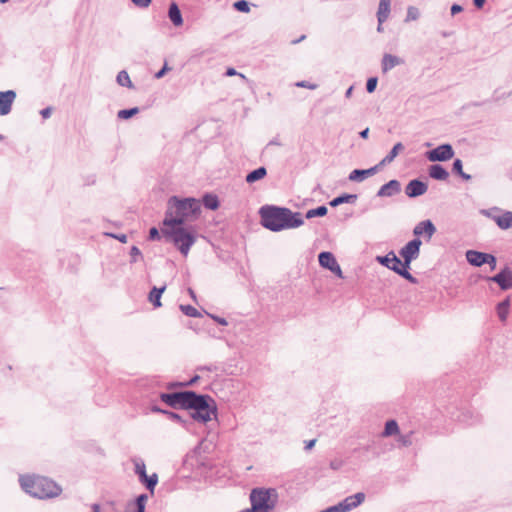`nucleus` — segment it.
Segmentation results:
<instances>
[{
    "mask_svg": "<svg viewBox=\"0 0 512 512\" xmlns=\"http://www.w3.org/2000/svg\"><path fill=\"white\" fill-rule=\"evenodd\" d=\"M187 410L189 411V419L192 422L207 423L213 418H217L216 402L211 396L206 394H197L195 392Z\"/></svg>",
    "mask_w": 512,
    "mask_h": 512,
    "instance_id": "5",
    "label": "nucleus"
},
{
    "mask_svg": "<svg viewBox=\"0 0 512 512\" xmlns=\"http://www.w3.org/2000/svg\"><path fill=\"white\" fill-rule=\"evenodd\" d=\"M116 81H117L118 85H120L122 87H127L129 89L134 88V85L129 77V74L125 70H122L118 73V75L116 77Z\"/></svg>",
    "mask_w": 512,
    "mask_h": 512,
    "instance_id": "34",
    "label": "nucleus"
},
{
    "mask_svg": "<svg viewBox=\"0 0 512 512\" xmlns=\"http://www.w3.org/2000/svg\"><path fill=\"white\" fill-rule=\"evenodd\" d=\"M380 168H381L380 165L377 164L368 169H355L350 172L348 179L352 182H362L366 178L375 175L379 171Z\"/></svg>",
    "mask_w": 512,
    "mask_h": 512,
    "instance_id": "20",
    "label": "nucleus"
},
{
    "mask_svg": "<svg viewBox=\"0 0 512 512\" xmlns=\"http://www.w3.org/2000/svg\"><path fill=\"white\" fill-rule=\"evenodd\" d=\"M249 499L253 506V511L271 512L278 502V493L274 488H253Z\"/></svg>",
    "mask_w": 512,
    "mask_h": 512,
    "instance_id": "6",
    "label": "nucleus"
},
{
    "mask_svg": "<svg viewBox=\"0 0 512 512\" xmlns=\"http://www.w3.org/2000/svg\"><path fill=\"white\" fill-rule=\"evenodd\" d=\"M429 176L435 180L445 181L449 173L442 165L433 164L429 167Z\"/></svg>",
    "mask_w": 512,
    "mask_h": 512,
    "instance_id": "25",
    "label": "nucleus"
},
{
    "mask_svg": "<svg viewBox=\"0 0 512 512\" xmlns=\"http://www.w3.org/2000/svg\"><path fill=\"white\" fill-rule=\"evenodd\" d=\"M259 214L262 226L273 232L298 228L304 224L300 212H293L286 207L265 205L260 208Z\"/></svg>",
    "mask_w": 512,
    "mask_h": 512,
    "instance_id": "1",
    "label": "nucleus"
},
{
    "mask_svg": "<svg viewBox=\"0 0 512 512\" xmlns=\"http://www.w3.org/2000/svg\"><path fill=\"white\" fill-rule=\"evenodd\" d=\"M510 309V297L507 296L503 301L499 302L496 306V312L501 322H506Z\"/></svg>",
    "mask_w": 512,
    "mask_h": 512,
    "instance_id": "28",
    "label": "nucleus"
},
{
    "mask_svg": "<svg viewBox=\"0 0 512 512\" xmlns=\"http://www.w3.org/2000/svg\"><path fill=\"white\" fill-rule=\"evenodd\" d=\"M399 432L398 423L395 420H388L382 432L383 437H389Z\"/></svg>",
    "mask_w": 512,
    "mask_h": 512,
    "instance_id": "35",
    "label": "nucleus"
},
{
    "mask_svg": "<svg viewBox=\"0 0 512 512\" xmlns=\"http://www.w3.org/2000/svg\"><path fill=\"white\" fill-rule=\"evenodd\" d=\"M199 379V376L196 375L194 376L190 381L188 382H175V383H170L168 384V388H173V387H176V386H190V385H193L197 380Z\"/></svg>",
    "mask_w": 512,
    "mask_h": 512,
    "instance_id": "45",
    "label": "nucleus"
},
{
    "mask_svg": "<svg viewBox=\"0 0 512 512\" xmlns=\"http://www.w3.org/2000/svg\"><path fill=\"white\" fill-rule=\"evenodd\" d=\"M92 512H100V505L97 503H94L91 505Z\"/></svg>",
    "mask_w": 512,
    "mask_h": 512,
    "instance_id": "63",
    "label": "nucleus"
},
{
    "mask_svg": "<svg viewBox=\"0 0 512 512\" xmlns=\"http://www.w3.org/2000/svg\"><path fill=\"white\" fill-rule=\"evenodd\" d=\"M327 213H328L327 207L325 205H321L316 208L308 210L305 214V218L311 219L314 217H324Z\"/></svg>",
    "mask_w": 512,
    "mask_h": 512,
    "instance_id": "36",
    "label": "nucleus"
},
{
    "mask_svg": "<svg viewBox=\"0 0 512 512\" xmlns=\"http://www.w3.org/2000/svg\"><path fill=\"white\" fill-rule=\"evenodd\" d=\"M487 280L498 284L501 290H509L512 288V269L506 266L494 276L488 277Z\"/></svg>",
    "mask_w": 512,
    "mask_h": 512,
    "instance_id": "11",
    "label": "nucleus"
},
{
    "mask_svg": "<svg viewBox=\"0 0 512 512\" xmlns=\"http://www.w3.org/2000/svg\"><path fill=\"white\" fill-rule=\"evenodd\" d=\"M201 212L200 201L189 197L180 199L172 196L167 201V209L162 224H184L188 219L197 218Z\"/></svg>",
    "mask_w": 512,
    "mask_h": 512,
    "instance_id": "2",
    "label": "nucleus"
},
{
    "mask_svg": "<svg viewBox=\"0 0 512 512\" xmlns=\"http://www.w3.org/2000/svg\"><path fill=\"white\" fill-rule=\"evenodd\" d=\"M168 16L174 26L178 27L182 25L183 18L181 11L176 3H171L168 11Z\"/></svg>",
    "mask_w": 512,
    "mask_h": 512,
    "instance_id": "29",
    "label": "nucleus"
},
{
    "mask_svg": "<svg viewBox=\"0 0 512 512\" xmlns=\"http://www.w3.org/2000/svg\"><path fill=\"white\" fill-rule=\"evenodd\" d=\"M148 496L146 494L139 495L134 502L127 505L125 512H145V505Z\"/></svg>",
    "mask_w": 512,
    "mask_h": 512,
    "instance_id": "24",
    "label": "nucleus"
},
{
    "mask_svg": "<svg viewBox=\"0 0 512 512\" xmlns=\"http://www.w3.org/2000/svg\"><path fill=\"white\" fill-rule=\"evenodd\" d=\"M297 87H301V88H308V89H311V90H314L317 88V85L316 84H312L308 81H299L295 84Z\"/></svg>",
    "mask_w": 512,
    "mask_h": 512,
    "instance_id": "48",
    "label": "nucleus"
},
{
    "mask_svg": "<svg viewBox=\"0 0 512 512\" xmlns=\"http://www.w3.org/2000/svg\"><path fill=\"white\" fill-rule=\"evenodd\" d=\"M399 441L401 442V444L403 446H410L411 445V440H410V437L408 435L401 436Z\"/></svg>",
    "mask_w": 512,
    "mask_h": 512,
    "instance_id": "55",
    "label": "nucleus"
},
{
    "mask_svg": "<svg viewBox=\"0 0 512 512\" xmlns=\"http://www.w3.org/2000/svg\"><path fill=\"white\" fill-rule=\"evenodd\" d=\"M400 191H401V183L396 179H392L380 187V189L377 191L376 196L377 197H393V196L399 194Z\"/></svg>",
    "mask_w": 512,
    "mask_h": 512,
    "instance_id": "19",
    "label": "nucleus"
},
{
    "mask_svg": "<svg viewBox=\"0 0 512 512\" xmlns=\"http://www.w3.org/2000/svg\"><path fill=\"white\" fill-rule=\"evenodd\" d=\"M428 190L427 183L419 179H413L405 187V194L409 198H416L425 194Z\"/></svg>",
    "mask_w": 512,
    "mask_h": 512,
    "instance_id": "14",
    "label": "nucleus"
},
{
    "mask_svg": "<svg viewBox=\"0 0 512 512\" xmlns=\"http://www.w3.org/2000/svg\"><path fill=\"white\" fill-rule=\"evenodd\" d=\"M267 175V170L265 167L261 166L251 172H249L247 175H246V182L251 184V183H254L258 180H261L263 179L265 176Z\"/></svg>",
    "mask_w": 512,
    "mask_h": 512,
    "instance_id": "32",
    "label": "nucleus"
},
{
    "mask_svg": "<svg viewBox=\"0 0 512 512\" xmlns=\"http://www.w3.org/2000/svg\"><path fill=\"white\" fill-rule=\"evenodd\" d=\"M500 209L498 207H493L491 209H483L481 210V214L491 218L493 220V217H497L498 215H495L496 212H499Z\"/></svg>",
    "mask_w": 512,
    "mask_h": 512,
    "instance_id": "46",
    "label": "nucleus"
},
{
    "mask_svg": "<svg viewBox=\"0 0 512 512\" xmlns=\"http://www.w3.org/2000/svg\"><path fill=\"white\" fill-rule=\"evenodd\" d=\"M15 98L16 93L13 90L0 92V115L3 116L10 113Z\"/></svg>",
    "mask_w": 512,
    "mask_h": 512,
    "instance_id": "21",
    "label": "nucleus"
},
{
    "mask_svg": "<svg viewBox=\"0 0 512 512\" xmlns=\"http://www.w3.org/2000/svg\"><path fill=\"white\" fill-rule=\"evenodd\" d=\"M405 149L404 145L401 142L396 143L390 152L378 163L380 167L390 164L394 161L397 155Z\"/></svg>",
    "mask_w": 512,
    "mask_h": 512,
    "instance_id": "27",
    "label": "nucleus"
},
{
    "mask_svg": "<svg viewBox=\"0 0 512 512\" xmlns=\"http://www.w3.org/2000/svg\"><path fill=\"white\" fill-rule=\"evenodd\" d=\"M109 236L118 239L122 243L127 242V236L125 234L116 235V234H108Z\"/></svg>",
    "mask_w": 512,
    "mask_h": 512,
    "instance_id": "57",
    "label": "nucleus"
},
{
    "mask_svg": "<svg viewBox=\"0 0 512 512\" xmlns=\"http://www.w3.org/2000/svg\"><path fill=\"white\" fill-rule=\"evenodd\" d=\"M489 253L479 252L476 250H468L466 252V259L468 263L475 267H481L486 264Z\"/></svg>",
    "mask_w": 512,
    "mask_h": 512,
    "instance_id": "23",
    "label": "nucleus"
},
{
    "mask_svg": "<svg viewBox=\"0 0 512 512\" xmlns=\"http://www.w3.org/2000/svg\"><path fill=\"white\" fill-rule=\"evenodd\" d=\"M149 238L152 240L159 239V231L157 227H152L149 231Z\"/></svg>",
    "mask_w": 512,
    "mask_h": 512,
    "instance_id": "53",
    "label": "nucleus"
},
{
    "mask_svg": "<svg viewBox=\"0 0 512 512\" xmlns=\"http://www.w3.org/2000/svg\"><path fill=\"white\" fill-rule=\"evenodd\" d=\"M139 113V108L138 107H133V108H130V109H123V110H120L118 111L117 113V117L119 119H129L131 117H133L134 115L138 114Z\"/></svg>",
    "mask_w": 512,
    "mask_h": 512,
    "instance_id": "38",
    "label": "nucleus"
},
{
    "mask_svg": "<svg viewBox=\"0 0 512 512\" xmlns=\"http://www.w3.org/2000/svg\"><path fill=\"white\" fill-rule=\"evenodd\" d=\"M233 6L239 12L248 13L250 11L249 2L246 0H238Z\"/></svg>",
    "mask_w": 512,
    "mask_h": 512,
    "instance_id": "43",
    "label": "nucleus"
},
{
    "mask_svg": "<svg viewBox=\"0 0 512 512\" xmlns=\"http://www.w3.org/2000/svg\"><path fill=\"white\" fill-rule=\"evenodd\" d=\"M378 83V79L376 77H371L366 82V90L368 93H373L376 90Z\"/></svg>",
    "mask_w": 512,
    "mask_h": 512,
    "instance_id": "44",
    "label": "nucleus"
},
{
    "mask_svg": "<svg viewBox=\"0 0 512 512\" xmlns=\"http://www.w3.org/2000/svg\"><path fill=\"white\" fill-rule=\"evenodd\" d=\"M319 264L332 273L336 274L338 277L343 278L342 270L340 265L338 264L335 256L328 251H323L318 255Z\"/></svg>",
    "mask_w": 512,
    "mask_h": 512,
    "instance_id": "12",
    "label": "nucleus"
},
{
    "mask_svg": "<svg viewBox=\"0 0 512 512\" xmlns=\"http://www.w3.org/2000/svg\"><path fill=\"white\" fill-rule=\"evenodd\" d=\"M320 512H341V510H340L338 504H336V505L330 506Z\"/></svg>",
    "mask_w": 512,
    "mask_h": 512,
    "instance_id": "58",
    "label": "nucleus"
},
{
    "mask_svg": "<svg viewBox=\"0 0 512 512\" xmlns=\"http://www.w3.org/2000/svg\"><path fill=\"white\" fill-rule=\"evenodd\" d=\"M215 322H217L219 325H222V326H226L228 325V322L225 318H222V317H219V316H216V315H212V314H208Z\"/></svg>",
    "mask_w": 512,
    "mask_h": 512,
    "instance_id": "51",
    "label": "nucleus"
},
{
    "mask_svg": "<svg viewBox=\"0 0 512 512\" xmlns=\"http://www.w3.org/2000/svg\"><path fill=\"white\" fill-rule=\"evenodd\" d=\"M486 264H488L490 266L491 270H494L496 268V264H497L496 257L492 254H489Z\"/></svg>",
    "mask_w": 512,
    "mask_h": 512,
    "instance_id": "49",
    "label": "nucleus"
},
{
    "mask_svg": "<svg viewBox=\"0 0 512 512\" xmlns=\"http://www.w3.org/2000/svg\"><path fill=\"white\" fill-rule=\"evenodd\" d=\"M130 255H131V257H132V260H131V261H132V262H135V261H136V257H137V256H141V252H140V250H139V248H138V247H136V246H132V247H131V250H130Z\"/></svg>",
    "mask_w": 512,
    "mask_h": 512,
    "instance_id": "50",
    "label": "nucleus"
},
{
    "mask_svg": "<svg viewBox=\"0 0 512 512\" xmlns=\"http://www.w3.org/2000/svg\"><path fill=\"white\" fill-rule=\"evenodd\" d=\"M376 260L383 266L397 273L401 268V260L394 251L388 252L385 256H378Z\"/></svg>",
    "mask_w": 512,
    "mask_h": 512,
    "instance_id": "18",
    "label": "nucleus"
},
{
    "mask_svg": "<svg viewBox=\"0 0 512 512\" xmlns=\"http://www.w3.org/2000/svg\"><path fill=\"white\" fill-rule=\"evenodd\" d=\"M419 16H420V13H419L418 8H416L414 6H409L407 9V15H406L405 21L406 22L415 21L419 18Z\"/></svg>",
    "mask_w": 512,
    "mask_h": 512,
    "instance_id": "42",
    "label": "nucleus"
},
{
    "mask_svg": "<svg viewBox=\"0 0 512 512\" xmlns=\"http://www.w3.org/2000/svg\"><path fill=\"white\" fill-rule=\"evenodd\" d=\"M135 473L139 476L141 483H143L147 489L153 490L158 482V476L156 473L151 476H147L146 467L142 461H135Z\"/></svg>",
    "mask_w": 512,
    "mask_h": 512,
    "instance_id": "13",
    "label": "nucleus"
},
{
    "mask_svg": "<svg viewBox=\"0 0 512 512\" xmlns=\"http://www.w3.org/2000/svg\"><path fill=\"white\" fill-rule=\"evenodd\" d=\"M225 75L226 76H235V75H238L240 76L242 79L246 80V77L245 75L241 74V73H238L234 68L230 67L226 70L225 72Z\"/></svg>",
    "mask_w": 512,
    "mask_h": 512,
    "instance_id": "52",
    "label": "nucleus"
},
{
    "mask_svg": "<svg viewBox=\"0 0 512 512\" xmlns=\"http://www.w3.org/2000/svg\"><path fill=\"white\" fill-rule=\"evenodd\" d=\"M358 196L356 194H341L337 197H335L334 199H332L329 204L331 207H337L341 204H344V203H350V204H353L356 202Z\"/></svg>",
    "mask_w": 512,
    "mask_h": 512,
    "instance_id": "31",
    "label": "nucleus"
},
{
    "mask_svg": "<svg viewBox=\"0 0 512 512\" xmlns=\"http://www.w3.org/2000/svg\"><path fill=\"white\" fill-rule=\"evenodd\" d=\"M132 3L141 9L149 7V5L152 3V0H131Z\"/></svg>",
    "mask_w": 512,
    "mask_h": 512,
    "instance_id": "47",
    "label": "nucleus"
},
{
    "mask_svg": "<svg viewBox=\"0 0 512 512\" xmlns=\"http://www.w3.org/2000/svg\"><path fill=\"white\" fill-rule=\"evenodd\" d=\"M194 393L195 392L192 390L162 393V403H165L174 409L187 410Z\"/></svg>",
    "mask_w": 512,
    "mask_h": 512,
    "instance_id": "7",
    "label": "nucleus"
},
{
    "mask_svg": "<svg viewBox=\"0 0 512 512\" xmlns=\"http://www.w3.org/2000/svg\"><path fill=\"white\" fill-rule=\"evenodd\" d=\"M202 202L204 207L210 210H216L220 205L218 197L215 194L210 193L203 196Z\"/></svg>",
    "mask_w": 512,
    "mask_h": 512,
    "instance_id": "33",
    "label": "nucleus"
},
{
    "mask_svg": "<svg viewBox=\"0 0 512 512\" xmlns=\"http://www.w3.org/2000/svg\"><path fill=\"white\" fill-rule=\"evenodd\" d=\"M390 6L391 0H380L377 11V20L380 22V24H383L388 19L390 14Z\"/></svg>",
    "mask_w": 512,
    "mask_h": 512,
    "instance_id": "26",
    "label": "nucleus"
},
{
    "mask_svg": "<svg viewBox=\"0 0 512 512\" xmlns=\"http://www.w3.org/2000/svg\"><path fill=\"white\" fill-rule=\"evenodd\" d=\"M462 10H463L462 6H460L458 4H453L451 6V14L453 16L456 15L457 13H460Z\"/></svg>",
    "mask_w": 512,
    "mask_h": 512,
    "instance_id": "56",
    "label": "nucleus"
},
{
    "mask_svg": "<svg viewBox=\"0 0 512 512\" xmlns=\"http://www.w3.org/2000/svg\"><path fill=\"white\" fill-rule=\"evenodd\" d=\"M19 481L22 489L26 493L39 499L56 497L62 491L56 482L46 477L21 476Z\"/></svg>",
    "mask_w": 512,
    "mask_h": 512,
    "instance_id": "3",
    "label": "nucleus"
},
{
    "mask_svg": "<svg viewBox=\"0 0 512 512\" xmlns=\"http://www.w3.org/2000/svg\"><path fill=\"white\" fill-rule=\"evenodd\" d=\"M214 445L212 441H208L207 439H203L194 450L187 455L185 460L186 464L193 465L194 461L201 466H206V456L203 454L209 453L213 449Z\"/></svg>",
    "mask_w": 512,
    "mask_h": 512,
    "instance_id": "9",
    "label": "nucleus"
},
{
    "mask_svg": "<svg viewBox=\"0 0 512 512\" xmlns=\"http://www.w3.org/2000/svg\"><path fill=\"white\" fill-rule=\"evenodd\" d=\"M404 64V60L396 55L384 54L381 61V70L387 73L398 65Z\"/></svg>",
    "mask_w": 512,
    "mask_h": 512,
    "instance_id": "22",
    "label": "nucleus"
},
{
    "mask_svg": "<svg viewBox=\"0 0 512 512\" xmlns=\"http://www.w3.org/2000/svg\"><path fill=\"white\" fill-rule=\"evenodd\" d=\"M410 269V267H401L399 269V271L397 272L398 275H400L401 277H403L404 279H406L407 281H409L410 283L412 284H417L418 283V280L417 278H415L408 270Z\"/></svg>",
    "mask_w": 512,
    "mask_h": 512,
    "instance_id": "40",
    "label": "nucleus"
},
{
    "mask_svg": "<svg viewBox=\"0 0 512 512\" xmlns=\"http://www.w3.org/2000/svg\"><path fill=\"white\" fill-rule=\"evenodd\" d=\"M339 466H340V463L337 461H331V463H330V467L334 470H337L339 468Z\"/></svg>",
    "mask_w": 512,
    "mask_h": 512,
    "instance_id": "64",
    "label": "nucleus"
},
{
    "mask_svg": "<svg viewBox=\"0 0 512 512\" xmlns=\"http://www.w3.org/2000/svg\"><path fill=\"white\" fill-rule=\"evenodd\" d=\"M435 232L436 227L431 220L421 221L413 229V234L416 236V238L424 235L428 240L432 238Z\"/></svg>",
    "mask_w": 512,
    "mask_h": 512,
    "instance_id": "16",
    "label": "nucleus"
},
{
    "mask_svg": "<svg viewBox=\"0 0 512 512\" xmlns=\"http://www.w3.org/2000/svg\"><path fill=\"white\" fill-rule=\"evenodd\" d=\"M493 220L496 222L499 228L504 230L509 229L512 227V212L506 211L502 215L493 217Z\"/></svg>",
    "mask_w": 512,
    "mask_h": 512,
    "instance_id": "30",
    "label": "nucleus"
},
{
    "mask_svg": "<svg viewBox=\"0 0 512 512\" xmlns=\"http://www.w3.org/2000/svg\"><path fill=\"white\" fill-rule=\"evenodd\" d=\"M149 301L155 306L160 307V288L154 286L149 293Z\"/></svg>",
    "mask_w": 512,
    "mask_h": 512,
    "instance_id": "39",
    "label": "nucleus"
},
{
    "mask_svg": "<svg viewBox=\"0 0 512 512\" xmlns=\"http://www.w3.org/2000/svg\"><path fill=\"white\" fill-rule=\"evenodd\" d=\"M453 173L459 175L463 180H470L471 175L463 171V163L460 159H455L452 166Z\"/></svg>",
    "mask_w": 512,
    "mask_h": 512,
    "instance_id": "37",
    "label": "nucleus"
},
{
    "mask_svg": "<svg viewBox=\"0 0 512 512\" xmlns=\"http://www.w3.org/2000/svg\"><path fill=\"white\" fill-rule=\"evenodd\" d=\"M180 309L186 316L189 317H199L201 315L199 311L191 305H181Z\"/></svg>",
    "mask_w": 512,
    "mask_h": 512,
    "instance_id": "41",
    "label": "nucleus"
},
{
    "mask_svg": "<svg viewBox=\"0 0 512 512\" xmlns=\"http://www.w3.org/2000/svg\"><path fill=\"white\" fill-rule=\"evenodd\" d=\"M316 443V439H312L310 441H308L305 445V449L306 450H310Z\"/></svg>",
    "mask_w": 512,
    "mask_h": 512,
    "instance_id": "61",
    "label": "nucleus"
},
{
    "mask_svg": "<svg viewBox=\"0 0 512 512\" xmlns=\"http://www.w3.org/2000/svg\"><path fill=\"white\" fill-rule=\"evenodd\" d=\"M486 0H473V4L476 8H482L485 4Z\"/></svg>",
    "mask_w": 512,
    "mask_h": 512,
    "instance_id": "59",
    "label": "nucleus"
},
{
    "mask_svg": "<svg viewBox=\"0 0 512 512\" xmlns=\"http://www.w3.org/2000/svg\"><path fill=\"white\" fill-rule=\"evenodd\" d=\"M421 245L422 241L420 238H414L400 249L399 255L403 258V261H401V267L411 266V263L420 255Z\"/></svg>",
    "mask_w": 512,
    "mask_h": 512,
    "instance_id": "8",
    "label": "nucleus"
},
{
    "mask_svg": "<svg viewBox=\"0 0 512 512\" xmlns=\"http://www.w3.org/2000/svg\"><path fill=\"white\" fill-rule=\"evenodd\" d=\"M426 156L431 162H443L451 159L454 156V150L450 144H442L428 151Z\"/></svg>",
    "mask_w": 512,
    "mask_h": 512,
    "instance_id": "10",
    "label": "nucleus"
},
{
    "mask_svg": "<svg viewBox=\"0 0 512 512\" xmlns=\"http://www.w3.org/2000/svg\"><path fill=\"white\" fill-rule=\"evenodd\" d=\"M162 416L171 422L179 423L186 430H190V426L193 424L188 413L180 414L162 409Z\"/></svg>",
    "mask_w": 512,
    "mask_h": 512,
    "instance_id": "17",
    "label": "nucleus"
},
{
    "mask_svg": "<svg viewBox=\"0 0 512 512\" xmlns=\"http://www.w3.org/2000/svg\"><path fill=\"white\" fill-rule=\"evenodd\" d=\"M162 237L166 242L174 245L183 256H187L191 246L196 242V235L193 230L185 228L183 224H163Z\"/></svg>",
    "mask_w": 512,
    "mask_h": 512,
    "instance_id": "4",
    "label": "nucleus"
},
{
    "mask_svg": "<svg viewBox=\"0 0 512 512\" xmlns=\"http://www.w3.org/2000/svg\"><path fill=\"white\" fill-rule=\"evenodd\" d=\"M51 113H52V108L51 107H47V108H44L40 111V114L41 116L44 118V119H47L51 116Z\"/></svg>",
    "mask_w": 512,
    "mask_h": 512,
    "instance_id": "54",
    "label": "nucleus"
},
{
    "mask_svg": "<svg viewBox=\"0 0 512 512\" xmlns=\"http://www.w3.org/2000/svg\"><path fill=\"white\" fill-rule=\"evenodd\" d=\"M360 137L363 139H367L369 135V128H365L359 133Z\"/></svg>",
    "mask_w": 512,
    "mask_h": 512,
    "instance_id": "60",
    "label": "nucleus"
},
{
    "mask_svg": "<svg viewBox=\"0 0 512 512\" xmlns=\"http://www.w3.org/2000/svg\"><path fill=\"white\" fill-rule=\"evenodd\" d=\"M268 145L281 146V142L279 141L278 138H274L268 143Z\"/></svg>",
    "mask_w": 512,
    "mask_h": 512,
    "instance_id": "62",
    "label": "nucleus"
},
{
    "mask_svg": "<svg viewBox=\"0 0 512 512\" xmlns=\"http://www.w3.org/2000/svg\"><path fill=\"white\" fill-rule=\"evenodd\" d=\"M364 500L365 494L363 492H358L354 495L347 496L345 499L338 503V506L341 512H348L358 507Z\"/></svg>",
    "mask_w": 512,
    "mask_h": 512,
    "instance_id": "15",
    "label": "nucleus"
}]
</instances>
